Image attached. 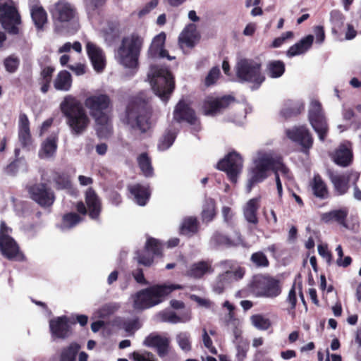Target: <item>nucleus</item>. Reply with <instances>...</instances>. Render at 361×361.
<instances>
[{"label":"nucleus","instance_id":"1","mask_svg":"<svg viewBox=\"0 0 361 361\" xmlns=\"http://www.w3.org/2000/svg\"><path fill=\"white\" fill-rule=\"evenodd\" d=\"M110 99L106 94H99L88 97L85 100V106L96 122L97 131L101 137H107L112 131V125L106 110Z\"/></svg>","mask_w":361,"mask_h":361},{"label":"nucleus","instance_id":"2","mask_svg":"<svg viewBox=\"0 0 361 361\" xmlns=\"http://www.w3.org/2000/svg\"><path fill=\"white\" fill-rule=\"evenodd\" d=\"M60 109L67 118V124L74 135L82 133L90 123V118L81 103L73 95H66L60 104Z\"/></svg>","mask_w":361,"mask_h":361},{"label":"nucleus","instance_id":"3","mask_svg":"<svg viewBox=\"0 0 361 361\" xmlns=\"http://www.w3.org/2000/svg\"><path fill=\"white\" fill-rule=\"evenodd\" d=\"M180 285H154L141 290L132 295L133 307L135 310H143L161 303L173 290L181 289Z\"/></svg>","mask_w":361,"mask_h":361},{"label":"nucleus","instance_id":"4","mask_svg":"<svg viewBox=\"0 0 361 361\" xmlns=\"http://www.w3.org/2000/svg\"><path fill=\"white\" fill-rule=\"evenodd\" d=\"M143 42V38L135 33L123 37L115 54L117 62L126 68H136Z\"/></svg>","mask_w":361,"mask_h":361},{"label":"nucleus","instance_id":"5","mask_svg":"<svg viewBox=\"0 0 361 361\" xmlns=\"http://www.w3.org/2000/svg\"><path fill=\"white\" fill-rule=\"evenodd\" d=\"M150 108L147 102L136 99L128 106L123 122L134 130L146 133L151 128L149 122Z\"/></svg>","mask_w":361,"mask_h":361},{"label":"nucleus","instance_id":"6","mask_svg":"<svg viewBox=\"0 0 361 361\" xmlns=\"http://www.w3.org/2000/svg\"><path fill=\"white\" fill-rule=\"evenodd\" d=\"M147 78L155 94L162 101L166 102L175 87L170 71L166 68L153 65L150 67Z\"/></svg>","mask_w":361,"mask_h":361},{"label":"nucleus","instance_id":"7","mask_svg":"<svg viewBox=\"0 0 361 361\" xmlns=\"http://www.w3.org/2000/svg\"><path fill=\"white\" fill-rule=\"evenodd\" d=\"M236 73L240 80L252 83L255 87L264 80L260 72V64L250 59H240L236 65Z\"/></svg>","mask_w":361,"mask_h":361},{"label":"nucleus","instance_id":"8","mask_svg":"<svg viewBox=\"0 0 361 361\" xmlns=\"http://www.w3.org/2000/svg\"><path fill=\"white\" fill-rule=\"evenodd\" d=\"M11 233V228L2 221L0 226V250L8 259L22 261L24 255L16 240L10 235Z\"/></svg>","mask_w":361,"mask_h":361},{"label":"nucleus","instance_id":"9","mask_svg":"<svg viewBox=\"0 0 361 361\" xmlns=\"http://www.w3.org/2000/svg\"><path fill=\"white\" fill-rule=\"evenodd\" d=\"M0 23L9 33H18V26L20 24V16L12 0H6L0 3Z\"/></svg>","mask_w":361,"mask_h":361},{"label":"nucleus","instance_id":"10","mask_svg":"<svg viewBox=\"0 0 361 361\" xmlns=\"http://www.w3.org/2000/svg\"><path fill=\"white\" fill-rule=\"evenodd\" d=\"M243 167V160L238 152L233 151L222 160L219 161L217 168L227 174L228 179L233 183H236L238 178L241 173Z\"/></svg>","mask_w":361,"mask_h":361},{"label":"nucleus","instance_id":"11","mask_svg":"<svg viewBox=\"0 0 361 361\" xmlns=\"http://www.w3.org/2000/svg\"><path fill=\"white\" fill-rule=\"evenodd\" d=\"M309 120L319 139L324 141L328 133V126L322 113V105L316 99H312L310 102Z\"/></svg>","mask_w":361,"mask_h":361},{"label":"nucleus","instance_id":"12","mask_svg":"<svg viewBox=\"0 0 361 361\" xmlns=\"http://www.w3.org/2000/svg\"><path fill=\"white\" fill-rule=\"evenodd\" d=\"M267 157L265 155L258 156L257 154L253 159V166L249 171V178L246 185L247 192L250 193L255 184L263 181L267 178L266 169L269 166Z\"/></svg>","mask_w":361,"mask_h":361},{"label":"nucleus","instance_id":"13","mask_svg":"<svg viewBox=\"0 0 361 361\" xmlns=\"http://www.w3.org/2000/svg\"><path fill=\"white\" fill-rule=\"evenodd\" d=\"M329 176L334 190L338 195L345 194L348 190V183H355L359 178V173L355 171L347 173L329 172Z\"/></svg>","mask_w":361,"mask_h":361},{"label":"nucleus","instance_id":"14","mask_svg":"<svg viewBox=\"0 0 361 361\" xmlns=\"http://www.w3.org/2000/svg\"><path fill=\"white\" fill-rule=\"evenodd\" d=\"M287 137L298 144L304 152H307L313 144V138L309 130L305 126H294L286 130Z\"/></svg>","mask_w":361,"mask_h":361},{"label":"nucleus","instance_id":"15","mask_svg":"<svg viewBox=\"0 0 361 361\" xmlns=\"http://www.w3.org/2000/svg\"><path fill=\"white\" fill-rule=\"evenodd\" d=\"M50 13L55 23L70 22L76 15L73 6L66 1H59L53 4Z\"/></svg>","mask_w":361,"mask_h":361},{"label":"nucleus","instance_id":"16","mask_svg":"<svg viewBox=\"0 0 361 361\" xmlns=\"http://www.w3.org/2000/svg\"><path fill=\"white\" fill-rule=\"evenodd\" d=\"M30 197L40 206H51L55 200L53 191L45 184L39 183L31 186L29 189Z\"/></svg>","mask_w":361,"mask_h":361},{"label":"nucleus","instance_id":"17","mask_svg":"<svg viewBox=\"0 0 361 361\" xmlns=\"http://www.w3.org/2000/svg\"><path fill=\"white\" fill-rule=\"evenodd\" d=\"M161 252V245L154 238H148L146 243L145 249L141 252H136L135 258L137 262L144 266L149 267L153 262V255H159Z\"/></svg>","mask_w":361,"mask_h":361},{"label":"nucleus","instance_id":"18","mask_svg":"<svg viewBox=\"0 0 361 361\" xmlns=\"http://www.w3.org/2000/svg\"><path fill=\"white\" fill-rule=\"evenodd\" d=\"M258 156L265 155L267 157V161L269 166L266 169V174H267L269 170H272L275 173V178L276 177L281 179V177L284 180H291L292 177L289 172L288 169L285 166L279 159H277L274 154L271 151H259L257 153Z\"/></svg>","mask_w":361,"mask_h":361},{"label":"nucleus","instance_id":"19","mask_svg":"<svg viewBox=\"0 0 361 361\" xmlns=\"http://www.w3.org/2000/svg\"><path fill=\"white\" fill-rule=\"evenodd\" d=\"M232 102L233 98L230 96L221 97L209 96L205 99L202 104V111L204 115L214 116L228 106Z\"/></svg>","mask_w":361,"mask_h":361},{"label":"nucleus","instance_id":"20","mask_svg":"<svg viewBox=\"0 0 361 361\" xmlns=\"http://www.w3.org/2000/svg\"><path fill=\"white\" fill-rule=\"evenodd\" d=\"M255 290L258 296L276 298L281 294V290L277 280L264 279L255 283Z\"/></svg>","mask_w":361,"mask_h":361},{"label":"nucleus","instance_id":"21","mask_svg":"<svg viewBox=\"0 0 361 361\" xmlns=\"http://www.w3.org/2000/svg\"><path fill=\"white\" fill-rule=\"evenodd\" d=\"M86 51L94 70L97 73L102 72L106 66V58L103 51L91 42H87Z\"/></svg>","mask_w":361,"mask_h":361},{"label":"nucleus","instance_id":"22","mask_svg":"<svg viewBox=\"0 0 361 361\" xmlns=\"http://www.w3.org/2000/svg\"><path fill=\"white\" fill-rule=\"evenodd\" d=\"M200 39V35L197 30V26L190 23L188 25L180 32L178 37V44L180 47L192 48Z\"/></svg>","mask_w":361,"mask_h":361},{"label":"nucleus","instance_id":"23","mask_svg":"<svg viewBox=\"0 0 361 361\" xmlns=\"http://www.w3.org/2000/svg\"><path fill=\"white\" fill-rule=\"evenodd\" d=\"M166 37V35L165 32H161L153 38L149 49V54L150 56L153 58H166L170 61L175 59L174 56L172 57L169 56L168 51L164 49Z\"/></svg>","mask_w":361,"mask_h":361},{"label":"nucleus","instance_id":"24","mask_svg":"<svg viewBox=\"0 0 361 361\" xmlns=\"http://www.w3.org/2000/svg\"><path fill=\"white\" fill-rule=\"evenodd\" d=\"M173 119L177 122L186 121L190 124H195L197 118L189 105L183 100H180L175 107Z\"/></svg>","mask_w":361,"mask_h":361},{"label":"nucleus","instance_id":"25","mask_svg":"<svg viewBox=\"0 0 361 361\" xmlns=\"http://www.w3.org/2000/svg\"><path fill=\"white\" fill-rule=\"evenodd\" d=\"M331 158L339 166H348L353 159L350 144L349 142H345L340 145L331 154Z\"/></svg>","mask_w":361,"mask_h":361},{"label":"nucleus","instance_id":"26","mask_svg":"<svg viewBox=\"0 0 361 361\" xmlns=\"http://www.w3.org/2000/svg\"><path fill=\"white\" fill-rule=\"evenodd\" d=\"M144 344L157 348L160 357L166 356L169 352V339L166 337L151 334L145 339Z\"/></svg>","mask_w":361,"mask_h":361},{"label":"nucleus","instance_id":"27","mask_svg":"<svg viewBox=\"0 0 361 361\" xmlns=\"http://www.w3.org/2000/svg\"><path fill=\"white\" fill-rule=\"evenodd\" d=\"M49 327L54 337L65 338L69 336V325L66 317H59L50 320Z\"/></svg>","mask_w":361,"mask_h":361},{"label":"nucleus","instance_id":"28","mask_svg":"<svg viewBox=\"0 0 361 361\" xmlns=\"http://www.w3.org/2000/svg\"><path fill=\"white\" fill-rule=\"evenodd\" d=\"M213 272L212 263L209 261H199L192 264L188 268L185 275L193 279H201L204 275Z\"/></svg>","mask_w":361,"mask_h":361},{"label":"nucleus","instance_id":"29","mask_svg":"<svg viewBox=\"0 0 361 361\" xmlns=\"http://www.w3.org/2000/svg\"><path fill=\"white\" fill-rule=\"evenodd\" d=\"M73 85L71 74L66 70L60 71L53 80V85L56 90L68 92Z\"/></svg>","mask_w":361,"mask_h":361},{"label":"nucleus","instance_id":"30","mask_svg":"<svg viewBox=\"0 0 361 361\" xmlns=\"http://www.w3.org/2000/svg\"><path fill=\"white\" fill-rule=\"evenodd\" d=\"M157 318L159 322H169L171 324L185 323L190 320V312L187 311L181 316H178L174 312L169 310H165L159 312L157 314Z\"/></svg>","mask_w":361,"mask_h":361},{"label":"nucleus","instance_id":"31","mask_svg":"<svg viewBox=\"0 0 361 361\" xmlns=\"http://www.w3.org/2000/svg\"><path fill=\"white\" fill-rule=\"evenodd\" d=\"M18 137L20 143L24 147H29L32 144L30 123L25 114H20L19 116Z\"/></svg>","mask_w":361,"mask_h":361},{"label":"nucleus","instance_id":"32","mask_svg":"<svg viewBox=\"0 0 361 361\" xmlns=\"http://www.w3.org/2000/svg\"><path fill=\"white\" fill-rule=\"evenodd\" d=\"M56 149L57 137L55 135H52L42 142L38 155L41 159H51L55 156Z\"/></svg>","mask_w":361,"mask_h":361},{"label":"nucleus","instance_id":"33","mask_svg":"<svg viewBox=\"0 0 361 361\" xmlns=\"http://www.w3.org/2000/svg\"><path fill=\"white\" fill-rule=\"evenodd\" d=\"M85 202L89 211V216L93 219H97L101 212V202L95 192L91 188L85 194Z\"/></svg>","mask_w":361,"mask_h":361},{"label":"nucleus","instance_id":"34","mask_svg":"<svg viewBox=\"0 0 361 361\" xmlns=\"http://www.w3.org/2000/svg\"><path fill=\"white\" fill-rule=\"evenodd\" d=\"M128 190L139 205L144 206L146 204L150 196L148 185L137 183L128 186Z\"/></svg>","mask_w":361,"mask_h":361},{"label":"nucleus","instance_id":"35","mask_svg":"<svg viewBox=\"0 0 361 361\" xmlns=\"http://www.w3.org/2000/svg\"><path fill=\"white\" fill-rule=\"evenodd\" d=\"M260 197L250 199L243 207V214L246 221L250 224H257L258 219L257 212L259 207Z\"/></svg>","mask_w":361,"mask_h":361},{"label":"nucleus","instance_id":"36","mask_svg":"<svg viewBox=\"0 0 361 361\" xmlns=\"http://www.w3.org/2000/svg\"><path fill=\"white\" fill-rule=\"evenodd\" d=\"M314 40V36L309 35L302 38L300 42L291 46L287 51V56L293 57L305 53L311 47Z\"/></svg>","mask_w":361,"mask_h":361},{"label":"nucleus","instance_id":"37","mask_svg":"<svg viewBox=\"0 0 361 361\" xmlns=\"http://www.w3.org/2000/svg\"><path fill=\"white\" fill-rule=\"evenodd\" d=\"M32 19L37 28H42L47 23V15L45 10L38 3L30 5Z\"/></svg>","mask_w":361,"mask_h":361},{"label":"nucleus","instance_id":"38","mask_svg":"<svg viewBox=\"0 0 361 361\" xmlns=\"http://www.w3.org/2000/svg\"><path fill=\"white\" fill-rule=\"evenodd\" d=\"M348 211L346 208L336 209L322 215V220L326 223L333 221H337L340 224L345 226V218L348 216Z\"/></svg>","mask_w":361,"mask_h":361},{"label":"nucleus","instance_id":"39","mask_svg":"<svg viewBox=\"0 0 361 361\" xmlns=\"http://www.w3.org/2000/svg\"><path fill=\"white\" fill-rule=\"evenodd\" d=\"M303 109V104L298 102L288 100L284 102L283 106L281 111V114L285 118H288L300 114Z\"/></svg>","mask_w":361,"mask_h":361},{"label":"nucleus","instance_id":"40","mask_svg":"<svg viewBox=\"0 0 361 361\" xmlns=\"http://www.w3.org/2000/svg\"><path fill=\"white\" fill-rule=\"evenodd\" d=\"M137 163L140 171L145 177H152L154 175V169L151 159L146 153H142L137 157Z\"/></svg>","mask_w":361,"mask_h":361},{"label":"nucleus","instance_id":"41","mask_svg":"<svg viewBox=\"0 0 361 361\" xmlns=\"http://www.w3.org/2000/svg\"><path fill=\"white\" fill-rule=\"evenodd\" d=\"M198 231V222L195 217H187L183 219L180 226V232L185 235H192Z\"/></svg>","mask_w":361,"mask_h":361},{"label":"nucleus","instance_id":"42","mask_svg":"<svg viewBox=\"0 0 361 361\" xmlns=\"http://www.w3.org/2000/svg\"><path fill=\"white\" fill-rule=\"evenodd\" d=\"M54 71V68L51 66L44 67L41 73H40V85H41V91L43 93H47L50 87V84L51 82V78L53 73Z\"/></svg>","mask_w":361,"mask_h":361},{"label":"nucleus","instance_id":"43","mask_svg":"<svg viewBox=\"0 0 361 361\" xmlns=\"http://www.w3.org/2000/svg\"><path fill=\"white\" fill-rule=\"evenodd\" d=\"M82 219L75 213H68L63 216L62 221L59 226V228L63 231H67L75 226Z\"/></svg>","mask_w":361,"mask_h":361},{"label":"nucleus","instance_id":"44","mask_svg":"<svg viewBox=\"0 0 361 361\" xmlns=\"http://www.w3.org/2000/svg\"><path fill=\"white\" fill-rule=\"evenodd\" d=\"M285 71V65L281 61H272L267 65V74L272 78L281 77Z\"/></svg>","mask_w":361,"mask_h":361},{"label":"nucleus","instance_id":"45","mask_svg":"<svg viewBox=\"0 0 361 361\" xmlns=\"http://www.w3.org/2000/svg\"><path fill=\"white\" fill-rule=\"evenodd\" d=\"M312 187L314 194L317 197L320 198H325L327 197L328 190L326 186L319 176H314Z\"/></svg>","mask_w":361,"mask_h":361},{"label":"nucleus","instance_id":"46","mask_svg":"<svg viewBox=\"0 0 361 361\" xmlns=\"http://www.w3.org/2000/svg\"><path fill=\"white\" fill-rule=\"evenodd\" d=\"M216 214L215 212V202L212 199H207L205 200L203 205L202 217L203 221H211Z\"/></svg>","mask_w":361,"mask_h":361},{"label":"nucleus","instance_id":"47","mask_svg":"<svg viewBox=\"0 0 361 361\" xmlns=\"http://www.w3.org/2000/svg\"><path fill=\"white\" fill-rule=\"evenodd\" d=\"M80 348L78 344L71 343L61 351L59 361H75V356Z\"/></svg>","mask_w":361,"mask_h":361},{"label":"nucleus","instance_id":"48","mask_svg":"<svg viewBox=\"0 0 361 361\" xmlns=\"http://www.w3.org/2000/svg\"><path fill=\"white\" fill-rule=\"evenodd\" d=\"M176 136L175 131H166L160 139L158 144V149L160 151H164L169 149L173 143Z\"/></svg>","mask_w":361,"mask_h":361},{"label":"nucleus","instance_id":"49","mask_svg":"<svg viewBox=\"0 0 361 361\" xmlns=\"http://www.w3.org/2000/svg\"><path fill=\"white\" fill-rule=\"evenodd\" d=\"M250 321L252 324L259 330H267L271 326L270 320L260 314L251 316Z\"/></svg>","mask_w":361,"mask_h":361},{"label":"nucleus","instance_id":"50","mask_svg":"<svg viewBox=\"0 0 361 361\" xmlns=\"http://www.w3.org/2000/svg\"><path fill=\"white\" fill-rule=\"evenodd\" d=\"M52 178L59 189H66L71 186L69 176L65 173L54 172Z\"/></svg>","mask_w":361,"mask_h":361},{"label":"nucleus","instance_id":"51","mask_svg":"<svg viewBox=\"0 0 361 361\" xmlns=\"http://www.w3.org/2000/svg\"><path fill=\"white\" fill-rule=\"evenodd\" d=\"M176 340L182 350L189 352L191 350L190 335L189 333H178L176 335Z\"/></svg>","mask_w":361,"mask_h":361},{"label":"nucleus","instance_id":"52","mask_svg":"<svg viewBox=\"0 0 361 361\" xmlns=\"http://www.w3.org/2000/svg\"><path fill=\"white\" fill-rule=\"evenodd\" d=\"M245 271L241 267H235L231 270L227 271L222 274L221 280H229L230 283L242 279Z\"/></svg>","mask_w":361,"mask_h":361},{"label":"nucleus","instance_id":"53","mask_svg":"<svg viewBox=\"0 0 361 361\" xmlns=\"http://www.w3.org/2000/svg\"><path fill=\"white\" fill-rule=\"evenodd\" d=\"M250 260L257 267H267L269 264L267 256L261 251L253 253Z\"/></svg>","mask_w":361,"mask_h":361},{"label":"nucleus","instance_id":"54","mask_svg":"<svg viewBox=\"0 0 361 361\" xmlns=\"http://www.w3.org/2000/svg\"><path fill=\"white\" fill-rule=\"evenodd\" d=\"M4 63L5 68L8 72L14 73L19 66L20 60L18 57L10 56L5 59Z\"/></svg>","mask_w":361,"mask_h":361},{"label":"nucleus","instance_id":"55","mask_svg":"<svg viewBox=\"0 0 361 361\" xmlns=\"http://www.w3.org/2000/svg\"><path fill=\"white\" fill-rule=\"evenodd\" d=\"M221 72L218 67H213L205 78L204 85L207 87L214 85L220 76Z\"/></svg>","mask_w":361,"mask_h":361},{"label":"nucleus","instance_id":"56","mask_svg":"<svg viewBox=\"0 0 361 361\" xmlns=\"http://www.w3.org/2000/svg\"><path fill=\"white\" fill-rule=\"evenodd\" d=\"M330 16L333 24V32H336L343 23L342 14L339 11H333L331 12Z\"/></svg>","mask_w":361,"mask_h":361},{"label":"nucleus","instance_id":"57","mask_svg":"<svg viewBox=\"0 0 361 361\" xmlns=\"http://www.w3.org/2000/svg\"><path fill=\"white\" fill-rule=\"evenodd\" d=\"M223 305L224 307H226L229 311L226 318L227 325H233L234 327H236L240 322L238 319H235L233 316V306L228 301H226Z\"/></svg>","mask_w":361,"mask_h":361},{"label":"nucleus","instance_id":"58","mask_svg":"<svg viewBox=\"0 0 361 361\" xmlns=\"http://www.w3.org/2000/svg\"><path fill=\"white\" fill-rule=\"evenodd\" d=\"M222 274L218 276L213 284V290L217 294L223 293L224 288L230 283L229 280H221Z\"/></svg>","mask_w":361,"mask_h":361},{"label":"nucleus","instance_id":"59","mask_svg":"<svg viewBox=\"0 0 361 361\" xmlns=\"http://www.w3.org/2000/svg\"><path fill=\"white\" fill-rule=\"evenodd\" d=\"M202 342L204 347L208 349L210 353L214 355H216L217 353V350L216 348L213 346L212 341L209 336L208 335L205 329H202Z\"/></svg>","mask_w":361,"mask_h":361},{"label":"nucleus","instance_id":"60","mask_svg":"<svg viewBox=\"0 0 361 361\" xmlns=\"http://www.w3.org/2000/svg\"><path fill=\"white\" fill-rule=\"evenodd\" d=\"M133 357L135 361H155L154 355L147 352L144 353L134 352L133 353Z\"/></svg>","mask_w":361,"mask_h":361},{"label":"nucleus","instance_id":"61","mask_svg":"<svg viewBox=\"0 0 361 361\" xmlns=\"http://www.w3.org/2000/svg\"><path fill=\"white\" fill-rule=\"evenodd\" d=\"M140 328L137 319H132L126 321L123 323V329L128 333L132 334Z\"/></svg>","mask_w":361,"mask_h":361},{"label":"nucleus","instance_id":"62","mask_svg":"<svg viewBox=\"0 0 361 361\" xmlns=\"http://www.w3.org/2000/svg\"><path fill=\"white\" fill-rule=\"evenodd\" d=\"M293 37V32L288 31L283 33L280 37L276 38L273 42V47H281L288 39H290Z\"/></svg>","mask_w":361,"mask_h":361},{"label":"nucleus","instance_id":"63","mask_svg":"<svg viewBox=\"0 0 361 361\" xmlns=\"http://www.w3.org/2000/svg\"><path fill=\"white\" fill-rule=\"evenodd\" d=\"M212 245L216 246L221 245H228L230 243L229 240L225 236L219 233L214 234L211 239Z\"/></svg>","mask_w":361,"mask_h":361},{"label":"nucleus","instance_id":"64","mask_svg":"<svg viewBox=\"0 0 361 361\" xmlns=\"http://www.w3.org/2000/svg\"><path fill=\"white\" fill-rule=\"evenodd\" d=\"M114 309L111 305H105L95 312V315L99 318H104L114 312Z\"/></svg>","mask_w":361,"mask_h":361}]
</instances>
